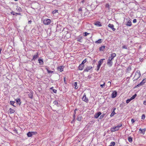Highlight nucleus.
<instances>
[{
	"mask_svg": "<svg viewBox=\"0 0 146 146\" xmlns=\"http://www.w3.org/2000/svg\"><path fill=\"white\" fill-rule=\"evenodd\" d=\"M105 60V59H100L99 61H98V64H100L101 65L102 64V63H103V60Z\"/></svg>",
	"mask_w": 146,
	"mask_h": 146,
	"instance_id": "obj_25",
	"label": "nucleus"
},
{
	"mask_svg": "<svg viewBox=\"0 0 146 146\" xmlns=\"http://www.w3.org/2000/svg\"><path fill=\"white\" fill-rule=\"evenodd\" d=\"M131 122L132 123H133L135 122V120L133 119H131Z\"/></svg>",
	"mask_w": 146,
	"mask_h": 146,
	"instance_id": "obj_49",
	"label": "nucleus"
},
{
	"mask_svg": "<svg viewBox=\"0 0 146 146\" xmlns=\"http://www.w3.org/2000/svg\"><path fill=\"white\" fill-rule=\"evenodd\" d=\"M48 73H52L54 72L53 71H50L48 70V68L46 69Z\"/></svg>",
	"mask_w": 146,
	"mask_h": 146,
	"instance_id": "obj_34",
	"label": "nucleus"
},
{
	"mask_svg": "<svg viewBox=\"0 0 146 146\" xmlns=\"http://www.w3.org/2000/svg\"><path fill=\"white\" fill-rule=\"evenodd\" d=\"M105 84V83L104 82L103 84L100 85V86L102 88L104 86Z\"/></svg>",
	"mask_w": 146,
	"mask_h": 146,
	"instance_id": "obj_46",
	"label": "nucleus"
},
{
	"mask_svg": "<svg viewBox=\"0 0 146 146\" xmlns=\"http://www.w3.org/2000/svg\"><path fill=\"white\" fill-rule=\"evenodd\" d=\"M101 66V65L100 64H98V66H97V71H98L99 70Z\"/></svg>",
	"mask_w": 146,
	"mask_h": 146,
	"instance_id": "obj_36",
	"label": "nucleus"
},
{
	"mask_svg": "<svg viewBox=\"0 0 146 146\" xmlns=\"http://www.w3.org/2000/svg\"><path fill=\"white\" fill-rule=\"evenodd\" d=\"M82 118V116H78L77 117V119L78 121H81Z\"/></svg>",
	"mask_w": 146,
	"mask_h": 146,
	"instance_id": "obj_27",
	"label": "nucleus"
},
{
	"mask_svg": "<svg viewBox=\"0 0 146 146\" xmlns=\"http://www.w3.org/2000/svg\"><path fill=\"white\" fill-rule=\"evenodd\" d=\"M77 109H76L75 110H74V115H75V114H76V111H77Z\"/></svg>",
	"mask_w": 146,
	"mask_h": 146,
	"instance_id": "obj_58",
	"label": "nucleus"
},
{
	"mask_svg": "<svg viewBox=\"0 0 146 146\" xmlns=\"http://www.w3.org/2000/svg\"><path fill=\"white\" fill-rule=\"evenodd\" d=\"M101 113L100 111H99L95 114L94 115V117L95 118H97L101 115Z\"/></svg>",
	"mask_w": 146,
	"mask_h": 146,
	"instance_id": "obj_7",
	"label": "nucleus"
},
{
	"mask_svg": "<svg viewBox=\"0 0 146 146\" xmlns=\"http://www.w3.org/2000/svg\"><path fill=\"white\" fill-rule=\"evenodd\" d=\"M137 22V20L136 19H133V23H135Z\"/></svg>",
	"mask_w": 146,
	"mask_h": 146,
	"instance_id": "obj_50",
	"label": "nucleus"
},
{
	"mask_svg": "<svg viewBox=\"0 0 146 146\" xmlns=\"http://www.w3.org/2000/svg\"><path fill=\"white\" fill-rule=\"evenodd\" d=\"M50 89H52V90H53V87H51V88H50Z\"/></svg>",
	"mask_w": 146,
	"mask_h": 146,
	"instance_id": "obj_62",
	"label": "nucleus"
},
{
	"mask_svg": "<svg viewBox=\"0 0 146 146\" xmlns=\"http://www.w3.org/2000/svg\"><path fill=\"white\" fill-rule=\"evenodd\" d=\"M141 76V74L140 71L139 70H138L135 72V75L134 76L135 80H136L139 78Z\"/></svg>",
	"mask_w": 146,
	"mask_h": 146,
	"instance_id": "obj_3",
	"label": "nucleus"
},
{
	"mask_svg": "<svg viewBox=\"0 0 146 146\" xmlns=\"http://www.w3.org/2000/svg\"><path fill=\"white\" fill-rule=\"evenodd\" d=\"M117 94V92L116 91H113L111 94V97L112 98H115Z\"/></svg>",
	"mask_w": 146,
	"mask_h": 146,
	"instance_id": "obj_9",
	"label": "nucleus"
},
{
	"mask_svg": "<svg viewBox=\"0 0 146 146\" xmlns=\"http://www.w3.org/2000/svg\"><path fill=\"white\" fill-rule=\"evenodd\" d=\"M92 67L91 66H87L84 70V72H88L92 68Z\"/></svg>",
	"mask_w": 146,
	"mask_h": 146,
	"instance_id": "obj_10",
	"label": "nucleus"
},
{
	"mask_svg": "<svg viewBox=\"0 0 146 146\" xmlns=\"http://www.w3.org/2000/svg\"><path fill=\"white\" fill-rule=\"evenodd\" d=\"M9 111H10V113H14L15 111L14 110L11 108H10L9 109Z\"/></svg>",
	"mask_w": 146,
	"mask_h": 146,
	"instance_id": "obj_28",
	"label": "nucleus"
},
{
	"mask_svg": "<svg viewBox=\"0 0 146 146\" xmlns=\"http://www.w3.org/2000/svg\"><path fill=\"white\" fill-rule=\"evenodd\" d=\"M85 1V0H82V3H84Z\"/></svg>",
	"mask_w": 146,
	"mask_h": 146,
	"instance_id": "obj_59",
	"label": "nucleus"
},
{
	"mask_svg": "<svg viewBox=\"0 0 146 146\" xmlns=\"http://www.w3.org/2000/svg\"><path fill=\"white\" fill-rule=\"evenodd\" d=\"M18 13H15V15H18Z\"/></svg>",
	"mask_w": 146,
	"mask_h": 146,
	"instance_id": "obj_63",
	"label": "nucleus"
},
{
	"mask_svg": "<svg viewBox=\"0 0 146 146\" xmlns=\"http://www.w3.org/2000/svg\"><path fill=\"white\" fill-rule=\"evenodd\" d=\"M87 61V59L86 58L84 59L82 62V63H81L82 64L84 65L85 63Z\"/></svg>",
	"mask_w": 146,
	"mask_h": 146,
	"instance_id": "obj_33",
	"label": "nucleus"
},
{
	"mask_svg": "<svg viewBox=\"0 0 146 146\" xmlns=\"http://www.w3.org/2000/svg\"><path fill=\"white\" fill-rule=\"evenodd\" d=\"M101 66V65L100 64H98V66H97V71H98L99 70Z\"/></svg>",
	"mask_w": 146,
	"mask_h": 146,
	"instance_id": "obj_37",
	"label": "nucleus"
},
{
	"mask_svg": "<svg viewBox=\"0 0 146 146\" xmlns=\"http://www.w3.org/2000/svg\"><path fill=\"white\" fill-rule=\"evenodd\" d=\"M106 7L108 8V9H109L110 8V6L108 3L106 4Z\"/></svg>",
	"mask_w": 146,
	"mask_h": 146,
	"instance_id": "obj_38",
	"label": "nucleus"
},
{
	"mask_svg": "<svg viewBox=\"0 0 146 146\" xmlns=\"http://www.w3.org/2000/svg\"><path fill=\"white\" fill-rule=\"evenodd\" d=\"M28 96L29 98L32 99L33 97V93H31L30 94H28Z\"/></svg>",
	"mask_w": 146,
	"mask_h": 146,
	"instance_id": "obj_29",
	"label": "nucleus"
},
{
	"mask_svg": "<svg viewBox=\"0 0 146 146\" xmlns=\"http://www.w3.org/2000/svg\"><path fill=\"white\" fill-rule=\"evenodd\" d=\"M32 135H35L37 134V132L36 131H32L31 132Z\"/></svg>",
	"mask_w": 146,
	"mask_h": 146,
	"instance_id": "obj_41",
	"label": "nucleus"
},
{
	"mask_svg": "<svg viewBox=\"0 0 146 146\" xmlns=\"http://www.w3.org/2000/svg\"><path fill=\"white\" fill-rule=\"evenodd\" d=\"M101 66V65L100 64H98V66H97V71H98L99 70Z\"/></svg>",
	"mask_w": 146,
	"mask_h": 146,
	"instance_id": "obj_35",
	"label": "nucleus"
},
{
	"mask_svg": "<svg viewBox=\"0 0 146 146\" xmlns=\"http://www.w3.org/2000/svg\"><path fill=\"white\" fill-rule=\"evenodd\" d=\"M78 11H82V8H80L79 9H78Z\"/></svg>",
	"mask_w": 146,
	"mask_h": 146,
	"instance_id": "obj_52",
	"label": "nucleus"
},
{
	"mask_svg": "<svg viewBox=\"0 0 146 146\" xmlns=\"http://www.w3.org/2000/svg\"><path fill=\"white\" fill-rule=\"evenodd\" d=\"M38 61L40 63V64L41 65H42L43 64V60L42 59H39L38 60Z\"/></svg>",
	"mask_w": 146,
	"mask_h": 146,
	"instance_id": "obj_26",
	"label": "nucleus"
},
{
	"mask_svg": "<svg viewBox=\"0 0 146 146\" xmlns=\"http://www.w3.org/2000/svg\"><path fill=\"white\" fill-rule=\"evenodd\" d=\"M104 114L103 115H101L100 117V119H101L102 118L104 117Z\"/></svg>",
	"mask_w": 146,
	"mask_h": 146,
	"instance_id": "obj_47",
	"label": "nucleus"
},
{
	"mask_svg": "<svg viewBox=\"0 0 146 146\" xmlns=\"http://www.w3.org/2000/svg\"><path fill=\"white\" fill-rule=\"evenodd\" d=\"M84 36H86L89 34V33H88L86 32H85L84 33Z\"/></svg>",
	"mask_w": 146,
	"mask_h": 146,
	"instance_id": "obj_45",
	"label": "nucleus"
},
{
	"mask_svg": "<svg viewBox=\"0 0 146 146\" xmlns=\"http://www.w3.org/2000/svg\"><path fill=\"white\" fill-rule=\"evenodd\" d=\"M84 67V65L82 64H80L78 67V69L79 70H82Z\"/></svg>",
	"mask_w": 146,
	"mask_h": 146,
	"instance_id": "obj_8",
	"label": "nucleus"
},
{
	"mask_svg": "<svg viewBox=\"0 0 146 146\" xmlns=\"http://www.w3.org/2000/svg\"><path fill=\"white\" fill-rule=\"evenodd\" d=\"M73 86L76 89H77L78 88V87L77 85V83L76 82H75L73 84Z\"/></svg>",
	"mask_w": 146,
	"mask_h": 146,
	"instance_id": "obj_24",
	"label": "nucleus"
},
{
	"mask_svg": "<svg viewBox=\"0 0 146 146\" xmlns=\"http://www.w3.org/2000/svg\"><path fill=\"white\" fill-rule=\"evenodd\" d=\"M53 104L55 105H57L58 104V103L57 101H55L54 102Z\"/></svg>",
	"mask_w": 146,
	"mask_h": 146,
	"instance_id": "obj_44",
	"label": "nucleus"
},
{
	"mask_svg": "<svg viewBox=\"0 0 146 146\" xmlns=\"http://www.w3.org/2000/svg\"><path fill=\"white\" fill-rule=\"evenodd\" d=\"M143 104L144 105H146V101H143Z\"/></svg>",
	"mask_w": 146,
	"mask_h": 146,
	"instance_id": "obj_53",
	"label": "nucleus"
},
{
	"mask_svg": "<svg viewBox=\"0 0 146 146\" xmlns=\"http://www.w3.org/2000/svg\"><path fill=\"white\" fill-rule=\"evenodd\" d=\"M15 13L13 11H12L11 12V14L13 15H15Z\"/></svg>",
	"mask_w": 146,
	"mask_h": 146,
	"instance_id": "obj_48",
	"label": "nucleus"
},
{
	"mask_svg": "<svg viewBox=\"0 0 146 146\" xmlns=\"http://www.w3.org/2000/svg\"><path fill=\"white\" fill-rule=\"evenodd\" d=\"M15 103V102L14 101H10V104L11 105L15 107V106L14 105V104Z\"/></svg>",
	"mask_w": 146,
	"mask_h": 146,
	"instance_id": "obj_40",
	"label": "nucleus"
},
{
	"mask_svg": "<svg viewBox=\"0 0 146 146\" xmlns=\"http://www.w3.org/2000/svg\"><path fill=\"white\" fill-rule=\"evenodd\" d=\"M115 145V143L114 142H112L110 143V145L109 146H114Z\"/></svg>",
	"mask_w": 146,
	"mask_h": 146,
	"instance_id": "obj_32",
	"label": "nucleus"
},
{
	"mask_svg": "<svg viewBox=\"0 0 146 146\" xmlns=\"http://www.w3.org/2000/svg\"><path fill=\"white\" fill-rule=\"evenodd\" d=\"M53 92L55 93H56V92H57V90H55V89H53Z\"/></svg>",
	"mask_w": 146,
	"mask_h": 146,
	"instance_id": "obj_51",
	"label": "nucleus"
},
{
	"mask_svg": "<svg viewBox=\"0 0 146 146\" xmlns=\"http://www.w3.org/2000/svg\"><path fill=\"white\" fill-rule=\"evenodd\" d=\"M82 99L83 101L86 103H88L89 101L88 98L86 97V95L85 93L84 94Z\"/></svg>",
	"mask_w": 146,
	"mask_h": 146,
	"instance_id": "obj_5",
	"label": "nucleus"
},
{
	"mask_svg": "<svg viewBox=\"0 0 146 146\" xmlns=\"http://www.w3.org/2000/svg\"><path fill=\"white\" fill-rule=\"evenodd\" d=\"M115 110H116V108H114L113 109V111L111 113V115H110V116L111 117H112L115 114Z\"/></svg>",
	"mask_w": 146,
	"mask_h": 146,
	"instance_id": "obj_19",
	"label": "nucleus"
},
{
	"mask_svg": "<svg viewBox=\"0 0 146 146\" xmlns=\"http://www.w3.org/2000/svg\"><path fill=\"white\" fill-rule=\"evenodd\" d=\"M2 49L1 48L0 49V54H1V51H2Z\"/></svg>",
	"mask_w": 146,
	"mask_h": 146,
	"instance_id": "obj_60",
	"label": "nucleus"
},
{
	"mask_svg": "<svg viewBox=\"0 0 146 146\" xmlns=\"http://www.w3.org/2000/svg\"><path fill=\"white\" fill-rule=\"evenodd\" d=\"M38 57V53L37 52L36 53V54L33 56V60H35Z\"/></svg>",
	"mask_w": 146,
	"mask_h": 146,
	"instance_id": "obj_15",
	"label": "nucleus"
},
{
	"mask_svg": "<svg viewBox=\"0 0 146 146\" xmlns=\"http://www.w3.org/2000/svg\"><path fill=\"white\" fill-rule=\"evenodd\" d=\"M64 68V66H59L57 68V69L59 70L60 72H62L63 71Z\"/></svg>",
	"mask_w": 146,
	"mask_h": 146,
	"instance_id": "obj_13",
	"label": "nucleus"
},
{
	"mask_svg": "<svg viewBox=\"0 0 146 146\" xmlns=\"http://www.w3.org/2000/svg\"><path fill=\"white\" fill-rule=\"evenodd\" d=\"M18 15H21V13H18Z\"/></svg>",
	"mask_w": 146,
	"mask_h": 146,
	"instance_id": "obj_61",
	"label": "nucleus"
},
{
	"mask_svg": "<svg viewBox=\"0 0 146 146\" xmlns=\"http://www.w3.org/2000/svg\"><path fill=\"white\" fill-rule=\"evenodd\" d=\"M94 25L98 26L101 27L102 26L100 22L97 21L94 24Z\"/></svg>",
	"mask_w": 146,
	"mask_h": 146,
	"instance_id": "obj_12",
	"label": "nucleus"
},
{
	"mask_svg": "<svg viewBox=\"0 0 146 146\" xmlns=\"http://www.w3.org/2000/svg\"><path fill=\"white\" fill-rule=\"evenodd\" d=\"M15 100L17 103L19 104V105H20L21 104V100L20 98H17Z\"/></svg>",
	"mask_w": 146,
	"mask_h": 146,
	"instance_id": "obj_21",
	"label": "nucleus"
},
{
	"mask_svg": "<svg viewBox=\"0 0 146 146\" xmlns=\"http://www.w3.org/2000/svg\"><path fill=\"white\" fill-rule=\"evenodd\" d=\"M14 131H15V132L16 133H18V132H17V130H16V129H15L14 130Z\"/></svg>",
	"mask_w": 146,
	"mask_h": 146,
	"instance_id": "obj_55",
	"label": "nucleus"
},
{
	"mask_svg": "<svg viewBox=\"0 0 146 146\" xmlns=\"http://www.w3.org/2000/svg\"><path fill=\"white\" fill-rule=\"evenodd\" d=\"M51 22L50 19H45L43 21V23L44 24L46 25H50Z\"/></svg>",
	"mask_w": 146,
	"mask_h": 146,
	"instance_id": "obj_4",
	"label": "nucleus"
},
{
	"mask_svg": "<svg viewBox=\"0 0 146 146\" xmlns=\"http://www.w3.org/2000/svg\"><path fill=\"white\" fill-rule=\"evenodd\" d=\"M108 27L111 29L113 31H115V29L114 28V25L113 24H109L108 25Z\"/></svg>",
	"mask_w": 146,
	"mask_h": 146,
	"instance_id": "obj_11",
	"label": "nucleus"
},
{
	"mask_svg": "<svg viewBox=\"0 0 146 146\" xmlns=\"http://www.w3.org/2000/svg\"><path fill=\"white\" fill-rule=\"evenodd\" d=\"M15 1H17V0H15Z\"/></svg>",
	"mask_w": 146,
	"mask_h": 146,
	"instance_id": "obj_64",
	"label": "nucleus"
},
{
	"mask_svg": "<svg viewBox=\"0 0 146 146\" xmlns=\"http://www.w3.org/2000/svg\"><path fill=\"white\" fill-rule=\"evenodd\" d=\"M143 84L142 82H140L139 84L137 85L135 87L136 88H137L140 86H141L143 85Z\"/></svg>",
	"mask_w": 146,
	"mask_h": 146,
	"instance_id": "obj_31",
	"label": "nucleus"
},
{
	"mask_svg": "<svg viewBox=\"0 0 146 146\" xmlns=\"http://www.w3.org/2000/svg\"><path fill=\"white\" fill-rule=\"evenodd\" d=\"M64 83H66V78H65V77H64Z\"/></svg>",
	"mask_w": 146,
	"mask_h": 146,
	"instance_id": "obj_57",
	"label": "nucleus"
},
{
	"mask_svg": "<svg viewBox=\"0 0 146 146\" xmlns=\"http://www.w3.org/2000/svg\"><path fill=\"white\" fill-rule=\"evenodd\" d=\"M141 82H142L143 84H144L146 82V78L143 79Z\"/></svg>",
	"mask_w": 146,
	"mask_h": 146,
	"instance_id": "obj_39",
	"label": "nucleus"
},
{
	"mask_svg": "<svg viewBox=\"0 0 146 146\" xmlns=\"http://www.w3.org/2000/svg\"><path fill=\"white\" fill-rule=\"evenodd\" d=\"M145 118V116L144 114H143L142 116L141 117V119H144Z\"/></svg>",
	"mask_w": 146,
	"mask_h": 146,
	"instance_id": "obj_42",
	"label": "nucleus"
},
{
	"mask_svg": "<svg viewBox=\"0 0 146 146\" xmlns=\"http://www.w3.org/2000/svg\"><path fill=\"white\" fill-rule=\"evenodd\" d=\"M128 141L129 142H131L132 141V138L131 137H128Z\"/></svg>",
	"mask_w": 146,
	"mask_h": 146,
	"instance_id": "obj_30",
	"label": "nucleus"
},
{
	"mask_svg": "<svg viewBox=\"0 0 146 146\" xmlns=\"http://www.w3.org/2000/svg\"><path fill=\"white\" fill-rule=\"evenodd\" d=\"M126 25L127 26H131L132 25V23L131 22V21L129 20L127 22V24H126Z\"/></svg>",
	"mask_w": 146,
	"mask_h": 146,
	"instance_id": "obj_17",
	"label": "nucleus"
},
{
	"mask_svg": "<svg viewBox=\"0 0 146 146\" xmlns=\"http://www.w3.org/2000/svg\"><path fill=\"white\" fill-rule=\"evenodd\" d=\"M146 130V129L145 128L141 129L140 128L139 129V130L141 131L140 133H142L143 135L145 133V131Z\"/></svg>",
	"mask_w": 146,
	"mask_h": 146,
	"instance_id": "obj_14",
	"label": "nucleus"
},
{
	"mask_svg": "<svg viewBox=\"0 0 146 146\" xmlns=\"http://www.w3.org/2000/svg\"><path fill=\"white\" fill-rule=\"evenodd\" d=\"M16 10H17V11L19 12H21L22 11V9L20 7H17L16 9Z\"/></svg>",
	"mask_w": 146,
	"mask_h": 146,
	"instance_id": "obj_20",
	"label": "nucleus"
},
{
	"mask_svg": "<svg viewBox=\"0 0 146 146\" xmlns=\"http://www.w3.org/2000/svg\"><path fill=\"white\" fill-rule=\"evenodd\" d=\"M108 83H109L110 84V86H111V82L110 81H109L108 82Z\"/></svg>",
	"mask_w": 146,
	"mask_h": 146,
	"instance_id": "obj_56",
	"label": "nucleus"
},
{
	"mask_svg": "<svg viewBox=\"0 0 146 146\" xmlns=\"http://www.w3.org/2000/svg\"><path fill=\"white\" fill-rule=\"evenodd\" d=\"M122 48L123 49H127V47L125 45H124V46H123Z\"/></svg>",
	"mask_w": 146,
	"mask_h": 146,
	"instance_id": "obj_43",
	"label": "nucleus"
},
{
	"mask_svg": "<svg viewBox=\"0 0 146 146\" xmlns=\"http://www.w3.org/2000/svg\"><path fill=\"white\" fill-rule=\"evenodd\" d=\"M82 36H79L77 38V40L79 42H82Z\"/></svg>",
	"mask_w": 146,
	"mask_h": 146,
	"instance_id": "obj_16",
	"label": "nucleus"
},
{
	"mask_svg": "<svg viewBox=\"0 0 146 146\" xmlns=\"http://www.w3.org/2000/svg\"><path fill=\"white\" fill-rule=\"evenodd\" d=\"M136 96V94H135L132 97H131L130 99L127 100L126 102V103L127 104L128 103L132 100L135 99Z\"/></svg>",
	"mask_w": 146,
	"mask_h": 146,
	"instance_id": "obj_6",
	"label": "nucleus"
},
{
	"mask_svg": "<svg viewBox=\"0 0 146 146\" xmlns=\"http://www.w3.org/2000/svg\"><path fill=\"white\" fill-rule=\"evenodd\" d=\"M116 55L115 53H113L110 54V56L107 60V64L110 66L111 67L113 64L112 60L116 56Z\"/></svg>",
	"mask_w": 146,
	"mask_h": 146,
	"instance_id": "obj_1",
	"label": "nucleus"
},
{
	"mask_svg": "<svg viewBox=\"0 0 146 146\" xmlns=\"http://www.w3.org/2000/svg\"><path fill=\"white\" fill-rule=\"evenodd\" d=\"M102 40L100 39L96 41L95 42V43H96L100 44L102 42Z\"/></svg>",
	"mask_w": 146,
	"mask_h": 146,
	"instance_id": "obj_23",
	"label": "nucleus"
},
{
	"mask_svg": "<svg viewBox=\"0 0 146 146\" xmlns=\"http://www.w3.org/2000/svg\"><path fill=\"white\" fill-rule=\"evenodd\" d=\"M105 46H101L99 48L100 51H103L105 49Z\"/></svg>",
	"mask_w": 146,
	"mask_h": 146,
	"instance_id": "obj_18",
	"label": "nucleus"
},
{
	"mask_svg": "<svg viewBox=\"0 0 146 146\" xmlns=\"http://www.w3.org/2000/svg\"><path fill=\"white\" fill-rule=\"evenodd\" d=\"M27 136L28 137H31L33 135L31 132L30 131L28 132V133H27Z\"/></svg>",
	"mask_w": 146,
	"mask_h": 146,
	"instance_id": "obj_22",
	"label": "nucleus"
},
{
	"mask_svg": "<svg viewBox=\"0 0 146 146\" xmlns=\"http://www.w3.org/2000/svg\"><path fill=\"white\" fill-rule=\"evenodd\" d=\"M122 126V125L121 124H119L116 126L111 128V131L112 132H115L117 131L119 129V128Z\"/></svg>",
	"mask_w": 146,
	"mask_h": 146,
	"instance_id": "obj_2",
	"label": "nucleus"
},
{
	"mask_svg": "<svg viewBox=\"0 0 146 146\" xmlns=\"http://www.w3.org/2000/svg\"><path fill=\"white\" fill-rule=\"evenodd\" d=\"M32 21H28V23L31 24V23Z\"/></svg>",
	"mask_w": 146,
	"mask_h": 146,
	"instance_id": "obj_54",
	"label": "nucleus"
}]
</instances>
